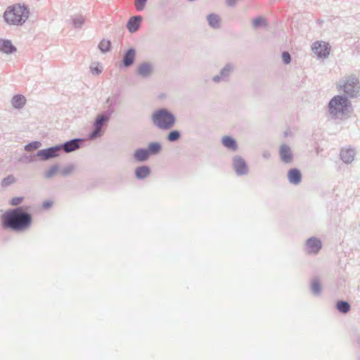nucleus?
I'll list each match as a JSON object with an SVG mask.
<instances>
[{"instance_id": "f257e3e1", "label": "nucleus", "mask_w": 360, "mask_h": 360, "mask_svg": "<svg viewBox=\"0 0 360 360\" xmlns=\"http://www.w3.org/2000/svg\"><path fill=\"white\" fill-rule=\"evenodd\" d=\"M32 222V214L22 207L9 209L1 215V226L16 233L28 230Z\"/></svg>"}, {"instance_id": "f03ea898", "label": "nucleus", "mask_w": 360, "mask_h": 360, "mask_svg": "<svg viewBox=\"0 0 360 360\" xmlns=\"http://www.w3.org/2000/svg\"><path fill=\"white\" fill-rule=\"evenodd\" d=\"M30 9L23 4H14L8 6L4 13V21L10 25H22L28 19Z\"/></svg>"}, {"instance_id": "7ed1b4c3", "label": "nucleus", "mask_w": 360, "mask_h": 360, "mask_svg": "<svg viewBox=\"0 0 360 360\" xmlns=\"http://www.w3.org/2000/svg\"><path fill=\"white\" fill-rule=\"evenodd\" d=\"M151 121L154 126L162 130L172 129L176 124L175 115L166 108L155 110L151 115Z\"/></svg>"}, {"instance_id": "20e7f679", "label": "nucleus", "mask_w": 360, "mask_h": 360, "mask_svg": "<svg viewBox=\"0 0 360 360\" xmlns=\"http://www.w3.org/2000/svg\"><path fill=\"white\" fill-rule=\"evenodd\" d=\"M112 113L113 109L110 108L103 112L97 115L92 124V130L88 135L89 140H95L104 134Z\"/></svg>"}, {"instance_id": "39448f33", "label": "nucleus", "mask_w": 360, "mask_h": 360, "mask_svg": "<svg viewBox=\"0 0 360 360\" xmlns=\"http://www.w3.org/2000/svg\"><path fill=\"white\" fill-rule=\"evenodd\" d=\"M338 89L347 98H357L360 95V81L356 75H350L340 82Z\"/></svg>"}, {"instance_id": "423d86ee", "label": "nucleus", "mask_w": 360, "mask_h": 360, "mask_svg": "<svg viewBox=\"0 0 360 360\" xmlns=\"http://www.w3.org/2000/svg\"><path fill=\"white\" fill-rule=\"evenodd\" d=\"M350 106L351 102L345 95L333 96L328 104V111L333 118H336L338 114H345Z\"/></svg>"}, {"instance_id": "0eeeda50", "label": "nucleus", "mask_w": 360, "mask_h": 360, "mask_svg": "<svg viewBox=\"0 0 360 360\" xmlns=\"http://www.w3.org/2000/svg\"><path fill=\"white\" fill-rule=\"evenodd\" d=\"M60 149L58 144L44 149L39 150L36 153L35 156L39 158L41 161H47L58 157L60 155Z\"/></svg>"}, {"instance_id": "6e6552de", "label": "nucleus", "mask_w": 360, "mask_h": 360, "mask_svg": "<svg viewBox=\"0 0 360 360\" xmlns=\"http://www.w3.org/2000/svg\"><path fill=\"white\" fill-rule=\"evenodd\" d=\"M232 167L238 176H245L249 172V167L246 160L240 155L233 157Z\"/></svg>"}, {"instance_id": "1a4fd4ad", "label": "nucleus", "mask_w": 360, "mask_h": 360, "mask_svg": "<svg viewBox=\"0 0 360 360\" xmlns=\"http://www.w3.org/2000/svg\"><path fill=\"white\" fill-rule=\"evenodd\" d=\"M235 65L233 63H226L219 71V73L212 77L214 83H220L221 82H227L229 81L230 77L235 70Z\"/></svg>"}, {"instance_id": "9d476101", "label": "nucleus", "mask_w": 360, "mask_h": 360, "mask_svg": "<svg viewBox=\"0 0 360 360\" xmlns=\"http://www.w3.org/2000/svg\"><path fill=\"white\" fill-rule=\"evenodd\" d=\"M311 49L319 58L326 59L330 55V46L328 43L316 41L312 44Z\"/></svg>"}, {"instance_id": "9b49d317", "label": "nucleus", "mask_w": 360, "mask_h": 360, "mask_svg": "<svg viewBox=\"0 0 360 360\" xmlns=\"http://www.w3.org/2000/svg\"><path fill=\"white\" fill-rule=\"evenodd\" d=\"M84 142V139L82 138H74L58 145L60 151L63 150L66 153H70L82 148Z\"/></svg>"}, {"instance_id": "f8f14e48", "label": "nucleus", "mask_w": 360, "mask_h": 360, "mask_svg": "<svg viewBox=\"0 0 360 360\" xmlns=\"http://www.w3.org/2000/svg\"><path fill=\"white\" fill-rule=\"evenodd\" d=\"M322 248L321 240L315 236L309 238L304 244V250L309 255H316Z\"/></svg>"}, {"instance_id": "ddd939ff", "label": "nucleus", "mask_w": 360, "mask_h": 360, "mask_svg": "<svg viewBox=\"0 0 360 360\" xmlns=\"http://www.w3.org/2000/svg\"><path fill=\"white\" fill-rule=\"evenodd\" d=\"M154 72V67L150 62L140 63L136 70V74L143 79L149 78Z\"/></svg>"}, {"instance_id": "4468645a", "label": "nucleus", "mask_w": 360, "mask_h": 360, "mask_svg": "<svg viewBox=\"0 0 360 360\" xmlns=\"http://www.w3.org/2000/svg\"><path fill=\"white\" fill-rule=\"evenodd\" d=\"M136 51L135 48L130 47L124 51L121 60L120 67L129 68L131 66L135 61Z\"/></svg>"}, {"instance_id": "2eb2a0df", "label": "nucleus", "mask_w": 360, "mask_h": 360, "mask_svg": "<svg viewBox=\"0 0 360 360\" xmlns=\"http://www.w3.org/2000/svg\"><path fill=\"white\" fill-rule=\"evenodd\" d=\"M279 156L281 162L285 164H290L293 160V153L291 148L285 143L281 146L279 149Z\"/></svg>"}, {"instance_id": "dca6fc26", "label": "nucleus", "mask_w": 360, "mask_h": 360, "mask_svg": "<svg viewBox=\"0 0 360 360\" xmlns=\"http://www.w3.org/2000/svg\"><path fill=\"white\" fill-rule=\"evenodd\" d=\"M222 146L229 151L236 152L238 149V144L235 138L229 135L222 136L221 140Z\"/></svg>"}, {"instance_id": "f3484780", "label": "nucleus", "mask_w": 360, "mask_h": 360, "mask_svg": "<svg viewBox=\"0 0 360 360\" xmlns=\"http://www.w3.org/2000/svg\"><path fill=\"white\" fill-rule=\"evenodd\" d=\"M142 20V16L134 15L127 21L126 27L130 33H134L139 30Z\"/></svg>"}, {"instance_id": "a211bd4d", "label": "nucleus", "mask_w": 360, "mask_h": 360, "mask_svg": "<svg viewBox=\"0 0 360 360\" xmlns=\"http://www.w3.org/2000/svg\"><path fill=\"white\" fill-rule=\"evenodd\" d=\"M287 178L290 184L298 185L302 181V175L298 168L293 167L288 171Z\"/></svg>"}, {"instance_id": "6ab92c4d", "label": "nucleus", "mask_w": 360, "mask_h": 360, "mask_svg": "<svg viewBox=\"0 0 360 360\" xmlns=\"http://www.w3.org/2000/svg\"><path fill=\"white\" fill-rule=\"evenodd\" d=\"M17 51L16 47L11 41L6 39H0V52L6 54H12Z\"/></svg>"}, {"instance_id": "aec40b11", "label": "nucleus", "mask_w": 360, "mask_h": 360, "mask_svg": "<svg viewBox=\"0 0 360 360\" xmlns=\"http://www.w3.org/2000/svg\"><path fill=\"white\" fill-rule=\"evenodd\" d=\"M356 152L354 148H342L340 150V159L346 164H350L354 159Z\"/></svg>"}, {"instance_id": "412c9836", "label": "nucleus", "mask_w": 360, "mask_h": 360, "mask_svg": "<svg viewBox=\"0 0 360 360\" xmlns=\"http://www.w3.org/2000/svg\"><path fill=\"white\" fill-rule=\"evenodd\" d=\"M133 158L136 162H144L150 158V155L146 148H139L134 151Z\"/></svg>"}, {"instance_id": "4be33fe9", "label": "nucleus", "mask_w": 360, "mask_h": 360, "mask_svg": "<svg viewBox=\"0 0 360 360\" xmlns=\"http://www.w3.org/2000/svg\"><path fill=\"white\" fill-rule=\"evenodd\" d=\"M151 173V169L148 165H141L137 167L134 170L135 177L139 180L145 179Z\"/></svg>"}, {"instance_id": "5701e85b", "label": "nucleus", "mask_w": 360, "mask_h": 360, "mask_svg": "<svg viewBox=\"0 0 360 360\" xmlns=\"http://www.w3.org/2000/svg\"><path fill=\"white\" fill-rule=\"evenodd\" d=\"M11 105L15 109H21L26 103V98L21 94H16L11 98Z\"/></svg>"}, {"instance_id": "b1692460", "label": "nucleus", "mask_w": 360, "mask_h": 360, "mask_svg": "<svg viewBox=\"0 0 360 360\" xmlns=\"http://www.w3.org/2000/svg\"><path fill=\"white\" fill-rule=\"evenodd\" d=\"M146 148L148 150V154L150 157L151 155H158L162 150V146L160 142L153 141V142H150L148 144L147 148Z\"/></svg>"}, {"instance_id": "393cba45", "label": "nucleus", "mask_w": 360, "mask_h": 360, "mask_svg": "<svg viewBox=\"0 0 360 360\" xmlns=\"http://www.w3.org/2000/svg\"><path fill=\"white\" fill-rule=\"evenodd\" d=\"M335 308L340 313L346 314L350 311L351 305L347 301L338 300L335 303Z\"/></svg>"}, {"instance_id": "a878e982", "label": "nucleus", "mask_w": 360, "mask_h": 360, "mask_svg": "<svg viewBox=\"0 0 360 360\" xmlns=\"http://www.w3.org/2000/svg\"><path fill=\"white\" fill-rule=\"evenodd\" d=\"M209 25L213 29H219L220 27V18L214 13H210L207 17Z\"/></svg>"}, {"instance_id": "bb28decb", "label": "nucleus", "mask_w": 360, "mask_h": 360, "mask_svg": "<svg viewBox=\"0 0 360 360\" xmlns=\"http://www.w3.org/2000/svg\"><path fill=\"white\" fill-rule=\"evenodd\" d=\"M310 289L312 294L314 296H319L321 294V285L319 280L317 278H314L311 281Z\"/></svg>"}, {"instance_id": "cd10ccee", "label": "nucleus", "mask_w": 360, "mask_h": 360, "mask_svg": "<svg viewBox=\"0 0 360 360\" xmlns=\"http://www.w3.org/2000/svg\"><path fill=\"white\" fill-rule=\"evenodd\" d=\"M181 137V132L178 129H172L167 134L166 139L168 142L174 143Z\"/></svg>"}, {"instance_id": "c85d7f7f", "label": "nucleus", "mask_w": 360, "mask_h": 360, "mask_svg": "<svg viewBox=\"0 0 360 360\" xmlns=\"http://www.w3.org/2000/svg\"><path fill=\"white\" fill-rule=\"evenodd\" d=\"M98 48L102 53L110 52L112 49V43L108 39H103L99 42Z\"/></svg>"}, {"instance_id": "c756f323", "label": "nucleus", "mask_w": 360, "mask_h": 360, "mask_svg": "<svg viewBox=\"0 0 360 360\" xmlns=\"http://www.w3.org/2000/svg\"><path fill=\"white\" fill-rule=\"evenodd\" d=\"M16 181V178L13 174H9L1 180V186L3 188H6L15 183Z\"/></svg>"}, {"instance_id": "7c9ffc66", "label": "nucleus", "mask_w": 360, "mask_h": 360, "mask_svg": "<svg viewBox=\"0 0 360 360\" xmlns=\"http://www.w3.org/2000/svg\"><path fill=\"white\" fill-rule=\"evenodd\" d=\"M59 170V166L58 164H55L52 165L49 170L46 171L44 173V177L50 179H51L56 173Z\"/></svg>"}, {"instance_id": "2f4dec72", "label": "nucleus", "mask_w": 360, "mask_h": 360, "mask_svg": "<svg viewBox=\"0 0 360 360\" xmlns=\"http://www.w3.org/2000/svg\"><path fill=\"white\" fill-rule=\"evenodd\" d=\"M85 20L82 15H77L72 18V23L75 29H79L84 24Z\"/></svg>"}, {"instance_id": "473e14b6", "label": "nucleus", "mask_w": 360, "mask_h": 360, "mask_svg": "<svg viewBox=\"0 0 360 360\" xmlns=\"http://www.w3.org/2000/svg\"><path fill=\"white\" fill-rule=\"evenodd\" d=\"M41 143L39 141H32L25 146V150L26 151H32L34 150L38 149L41 147Z\"/></svg>"}, {"instance_id": "72a5a7b5", "label": "nucleus", "mask_w": 360, "mask_h": 360, "mask_svg": "<svg viewBox=\"0 0 360 360\" xmlns=\"http://www.w3.org/2000/svg\"><path fill=\"white\" fill-rule=\"evenodd\" d=\"M266 22L264 18L261 16L257 17L252 20V27L254 28H259L262 26H265Z\"/></svg>"}, {"instance_id": "f704fd0d", "label": "nucleus", "mask_w": 360, "mask_h": 360, "mask_svg": "<svg viewBox=\"0 0 360 360\" xmlns=\"http://www.w3.org/2000/svg\"><path fill=\"white\" fill-rule=\"evenodd\" d=\"M75 169V165L73 164H70L65 167H64L60 170V174L63 176H69Z\"/></svg>"}, {"instance_id": "c9c22d12", "label": "nucleus", "mask_w": 360, "mask_h": 360, "mask_svg": "<svg viewBox=\"0 0 360 360\" xmlns=\"http://www.w3.org/2000/svg\"><path fill=\"white\" fill-rule=\"evenodd\" d=\"M148 0H134V6L137 11H143L146 5Z\"/></svg>"}, {"instance_id": "e433bc0d", "label": "nucleus", "mask_w": 360, "mask_h": 360, "mask_svg": "<svg viewBox=\"0 0 360 360\" xmlns=\"http://www.w3.org/2000/svg\"><path fill=\"white\" fill-rule=\"evenodd\" d=\"M36 158L35 155L34 156L30 155H24L19 159V162L31 163L36 161Z\"/></svg>"}, {"instance_id": "4c0bfd02", "label": "nucleus", "mask_w": 360, "mask_h": 360, "mask_svg": "<svg viewBox=\"0 0 360 360\" xmlns=\"http://www.w3.org/2000/svg\"><path fill=\"white\" fill-rule=\"evenodd\" d=\"M281 57L284 64L288 65L291 62L292 58L288 51H283L281 54Z\"/></svg>"}, {"instance_id": "58836bf2", "label": "nucleus", "mask_w": 360, "mask_h": 360, "mask_svg": "<svg viewBox=\"0 0 360 360\" xmlns=\"http://www.w3.org/2000/svg\"><path fill=\"white\" fill-rule=\"evenodd\" d=\"M102 67L98 63L96 66H91L90 71L94 75H98L102 72Z\"/></svg>"}, {"instance_id": "ea45409f", "label": "nucleus", "mask_w": 360, "mask_h": 360, "mask_svg": "<svg viewBox=\"0 0 360 360\" xmlns=\"http://www.w3.org/2000/svg\"><path fill=\"white\" fill-rule=\"evenodd\" d=\"M22 200L23 197H15L10 200V204L13 206L18 205L22 202Z\"/></svg>"}, {"instance_id": "a19ab883", "label": "nucleus", "mask_w": 360, "mask_h": 360, "mask_svg": "<svg viewBox=\"0 0 360 360\" xmlns=\"http://www.w3.org/2000/svg\"><path fill=\"white\" fill-rule=\"evenodd\" d=\"M52 205H53V201H51L50 200H45L42 203V207L44 210H47V209L50 208Z\"/></svg>"}, {"instance_id": "79ce46f5", "label": "nucleus", "mask_w": 360, "mask_h": 360, "mask_svg": "<svg viewBox=\"0 0 360 360\" xmlns=\"http://www.w3.org/2000/svg\"><path fill=\"white\" fill-rule=\"evenodd\" d=\"M262 157H263L264 159L268 160V159H269V158H270V157H271V153H270L269 151H267V150L264 151V152H263V153H262Z\"/></svg>"}, {"instance_id": "37998d69", "label": "nucleus", "mask_w": 360, "mask_h": 360, "mask_svg": "<svg viewBox=\"0 0 360 360\" xmlns=\"http://www.w3.org/2000/svg\"><path fill=\"white\" fill-rule=\"evenodd\" d=\"M236 1H237L236 0H227V1H226V3H227V5H228L229 6L232 7V6H235V4H236Z\"/></svg>"}, {"instance_id": "c03bdc74", "label": "nucleus", "mask_w": 360, "mask_h": 360, "mask_svg": "<svg viewBox=\"0 0 360 360\" xmlns=\"http://www.w3.org/2000/svg\"><path fill=\"white\" fill-rule=\"evenodd\" d=\"M106 103H110V98H108V99H107Z\"/></svg>"}, {"instance_id": "a18cd8bd", "label": "nucleus", "mask_w": 360, "mask_h": 360, "mask_svg": "<svg viewBox=\"0 0 360 360\" xmlns=\"http://www.w3.org/2000/svg\"><path fill=\"white\" fill-rule=\"evenodd\" d=\"M358 342H360V338L358 340Z\"/></svg>"}]
</instances>
